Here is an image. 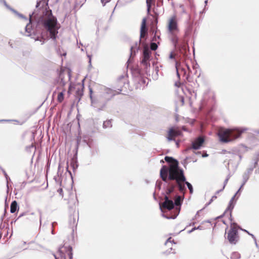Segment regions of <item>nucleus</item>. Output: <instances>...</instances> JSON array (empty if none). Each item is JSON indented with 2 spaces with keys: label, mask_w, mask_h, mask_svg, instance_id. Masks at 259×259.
I'll list each match as a JSON object with an SVG mask.
<instances>
[{
  "label": "nucleus",
  "mask_w": 259,
  "mask_h": 259,
  "mask_svg": "<svg viewBox=\"0 0 259 259\" xmlns=\"http://www.w3.org/2000/svg\"><path fill=\"white\" fill-rule=\"evenodd\" d=\"M164 159L169 164V167L163 165L160 170V177L164 182L163 187L165 190V194L164 197V201L159 203V206L162 212H163V208L170 210L175 206L174 214L168 215L162 214L163 217L167 219H175L180 213L184 197L177 194L172 197L170 194L175 191L176 187H178L180 192L184 194L186 190L185 184L191 194L193 193V189L192 185L186 181L183 170L179 166L178 161L167 156L165 157Z\"/></svg>",
  "instance_id": "1"
},
{
  "label": "nucleus",
  "mask_w": 259,
  "mask_h": 259,
  "mask_svg": "<svg viewBox=\"0 0 259 259\" xmlns=\"http://www.w3.org/2000/svg\"><path fill=\"white\" fill-rule=\"evenodd\" d=\"M48 4L45 0L37 2L36 10L29 14V23L25 26L27 36H30L33 29L32 23L33 18L38 25L42 24L46 30L50 33L51 38L55 39L58 33L57 21L56 18L52 15V11L47 10Z\"/></svg>",
  "instance_id": "2"
},
{
  "label": "nucleus",
  "mask_w": 259,
  "mask_h": 259,
  "mask_svg": "<svg viewBox=\"0 0 259 259\" xmlns=\"http://www.w3.org/2000/svg\"><path fill=\"white\" fill-rule=\"evenodd\" d=\"M247 128H220L218 132V136L221 142L228 143L232 140L238 138L244 132L246 131Z\"/></svg>",
  "instance_id": "3"
},
{
  "label": "nucleus",
  "mask_w": 259,
  "mask_h": 259,
  "mask_svg": "<svg viewBox=\"0 0 259 259\" xmlns=\"http://www.w3.org/2000/svg\"><path fill=\"white\" fill-rule=\"evenodd\" d=\"M146 19L143 18L140 30V38L139 42H136L134 46L131 47V55L130 58L128 59L127 63H129L131 61V58L135 55L136 51H138L140 49V45L141 41V38L144 37L147 33V28L146 24Z\"/></svg>",
  "instance_id": "4"
},
{
  "label": "nucleus",
  "mask_w": 259,
  "mask_h": 259,
  "mask_svg": "<svg viewBox=\"0 0 259 259\" xmlns=\"http://www.w3.org/2000/svg\"><path fill=\"white\" fill-rule=\"evenodd\" d=\"M240 228V227L236 223H231L230 229L228 232L227 238L229 242L232 244H235L238 238V230L237 229Z\"/></svg>",
  "instance_id": "5"
},
{
  "label": "nucleus",
  "mask_w": 259,
  "mask_h": 259,
  "mask_svg": "<svg viewBox=\"0 0 259 259\" xmlns=\"http://www.w3.org/2000/svg\"><path fill=\"white\" fill-rule=\"evenodd\" d=\"M172 41L175 47L179 53L184 56H187V52L189 51V48L187 43L186 42L185 40L179 42L178 38L177 37H174L172 39Z\"/></svg>",
  "instance_id": "6"
},
{
  "label": "nucleus",
  "mask_w": 259,
  "mask_h": 259,
  "mask_svg": "<svg viewBox=\"0 0 259 259\" xmlns=\"http://www.w3.org/2000/svg\"><path fill=\"white\" fill-rule=\"evenodd\" d=\"M72 250V247L70 245L65 246L64 245L60 247L58 251L59 256L54 255L55 259H66L65 252H68L69 259H72L73 255Z\"/></svg>",
  "instance_id": "7"
},
{
  "label": "nucleus",
  "mask_w": 259,
  "mask_h": 259,
  "mask_svg": "<svg viewBox=\"0 0 259 259\" xmlns=\"http://www.w3.org/2000/svg\"><path fill=\"white\" fill-rule=\"evenodd\" d=\"M151 52L148 46L145 45L144 47L143 58L141 62L145 66L146 69L150 67L149 61L151 57Z\"/></svg>",
  "instance_id": "8"
},
{
  "label": "nucleus",
  "mask_w": 259,
  "mask_h": 259,
  "mask_svg": "<svg viewBox=\"0 0 259 259\" xmlns=\"http://www.w3.org/2000/svg\"><path fill=\"white\" fill-rule=\"evenodd\" d=\"M204 142V138L202 136H199L192 143L191 148H189L188 149H193L194 150L199 149Z\"/></svg>",
  "instance_id": "9"
},
{
  "label": "nucleus",
  "mask_w": 259,
  "mask_h": 259,
  "mask_svg": "<svg viewBox=\"0 0 259 259\" xmlns=\"http://www.w3.org/2000/svg\"><path fill=\"white\" fill-rule=\"evenodd\" d=\"M180 134L181 132L180 131L176 130L174 127H171L168 132L166 138L168 141H174L175 140V138L180 135Z\"/></svg>",
  "instance_id": "10"
},
{
  "label": "nucleus",
  "mask_w": 259,
  "mask_h": 259,
  "mask_svg": "<svg viewBox=\"0 0 259 259\" xmlns=\"http://www.w3.org/2000/svg\"><path fill=\"white\" fill-rule=\"evenodd\" d=\"M168 29L169 32H172L178 29V24L175 16L172 17L169 21Z\"/></svg>",
  "instance_id": "11"
},
{
  "label": "nucleus",
  "mask_w": 259,
  "mask_h": 259,
  "mask_svg": "<svg viewBox=\"0 0 259 259\" xmlns=\"http://www.w3.org/2000/svg\"><path fill=\"white\" fill-rule=\"evenodd\" d=\"M115 94L112 90L109 88H104V92L102 95L105 97L106 101H107L115 96Z\"/></svg>",
  "instance_id": "12"
},
{
  "label": "nucleus",
  "mask_w": 259,
  "mask_h": 259,
  "mask_svg": "<svg viewBox=\"0 0 259 259\" xmlns=\"http://www.w3.org/2000/svg\"><path fill=\"white\" fill-rule=\"evenodd\" d=\"M127 81L126 76V75H120L118 79L117 82L118 83V85L120 87V89H118L117 90L119 91L117 94H119L120 92L122 91L121 88L124 85L125 82Z\"/></svg>",
  "instance_id": "13"
},
{
  "label": "nucleus",
  "mask_w": 259,
  "mask_h": 259,
  "mask_svg": "<svg viewBox=\"0 0 259 259\" xmlns=\"http://www.w3.org/2000/svg\"><path fill=\"white\" fill-rule=\"evenodd\" d=\"M235 195H234L233 197L231 198V199L230 200L229 205L228 206V207L227 208L226 210H225V212H227V211H229V214H230V220L231 221H232V211L235 206V202H234V200L235 199Z\"/></svg>",
  "instance_id": "14"
},
{
  "label": "nucleus",
  "mask_w": 259,
  "mask_h": 259,
  "mask_svg": "<svg viewBox=\"0 0 259 259\" xmlns=\"http://www.w3.org/2000/svg\"><path fill=\"white\" fill-rule=\"evenodd\" d=\"M253 170V167H250L248 168L246 172H245L243 175V183L241 186V188L246 184L248 180L249 179V176Z\"/></svg>",
  "instance_id": "15"
},
{
  "label": "nucleus",
  "mask_w": 259,
  "mask_h": 259,
  "mask_svg": "<svg viewBox=\"0 0 259 259\" xmlns=\"http://www.w3.org/2000/svg\"><path fill=\"white\" fill-rule=\"evenodd\" d=\"M2 2L4 3V4L5 5V6L8 9H10L11 11H12L13 12H14L15 14H16L17 15H18L20 18L24 19L25 20H27V18L26 17H25L23 15L19 13L16 10H15L13 9L10 8V6L7 5L6 2L5 0H3Z\"/></svg>",
  "instance_id": "16"
},
{
  "label": "nucleus",
  "mask_w": 259,
  "mask_h": 259,
  "mask_svg": "<svg viewBox=\"0 0 259 259\" xmlns=\"http://www.w3.org/2000/svg\"><path fill=\"white\" fill-rule=\"evenodd\" d=\"M18 208V204L16 201H13L11 204L10 206V211L11 213H15Z\"/></svg>",
  "instance_id": "17"
},
{
  "label": "nucleus",
  "mask_w": 259,
  "mask_h": 259,
  "mask_svg": "<svg viewBox=\"0 0 259 259\" xmlns=\"http://www.w3.org/2000/svg\"><path fill=\"white\" fill-rule=\"evenodd\" d=\"M69 226L74 231V228H75L77 226V222L76 219L74 217H71L69 221Z\"/></svg>",
  "instance_id": "18"
},
{
  "label": "nucleus",
  "mask_w": 259,
  "mask_h": 259,
  "mask_svg": "<svg viewBox=\"0 0 259 259\" xmlns=\"http://www.w3.org/2000/svg\"><path fill=\"white\" fill-rule=\"evenodd\" d=\"M0 169L2 170L3 173L4 174V176L6 178V179L7 180V186L8 188L9 187V186H8L9 181H11V179L9 178V177L8 176V175H7V172H6V171L5 170V169H3L1 166H0Z\"/></svg>",
  "instance_id": "19"
},
{
  "label": "nucleus",
  "mask_w": 259,
  "mask_h": 259,
  "mask_svg": "<svg viewBox=\"0 0 259 259\" xmlns=\"http://www.w3.org/2000/svg\"><path fill=\"white\" fill-rule=\"evenodd\" d=\"M103 126L104 128L111 127L112 126L111 120H106L104 122Z\"/></svg>",
  "instance_id": "20"
},
{
  "label": "nucleus",
  "mask_w": 259,
  "mask_h": 259,
  "mask_svg": "<svg viewBox=\"0 0 259 259\" xmlns=\"http://www.w3.org/2000/svg\"><path fill=\"white\" fill-rule=\"evenodd\" d=\"M231 259H239L240 258V254L237 252H233L230 256Z\"/></svg>",
  "instance_id": "21"
},
{
  "label": "nucleus",
  "mask_w": 259,
  "mask_h": 259,
  "mask_svg": "<svg viewBox=\"0 0 259 259\" xmlns=\"http://www.w3.org/2000/svg\"><path fill=\"white\" fill-rule=\"evenodd\" d=\"M70 165L72 167L73 170H75L78 167L76 161L74 160L73 159H72L71 161Z\"/></svg>",
  "instance_id": "22"
},
{
  "label": "nucleus",
  "mask_w": 259,
  "mask_h": 259,
  "mask_svg": "<svg viewBox=\"0 0 259 259\" xmlns=\"http://www.w3.org/2000/svg\"><path fill=\"white\" fill-rule=\"evenodd\" d=\"M58 101L59 102H62L64 99V94L63 92H60L58 95Z\"/></svg>",
  "instance_id": "23"
},
{
  "label": "nucleus",
  "mask_w": 259,
  "mask_h": 259,
  "mask_svg": "<svg viewBox=\"0 0 259 259\" xmlns=\"http://www.w3.org/2000/svg\"><path fill=\"white\" fill-rule=\"evenodd\" d=\"M158 48V46L156 42H152L150 44V49L152 51H155Z\"/></svg>",
  "instance_id": "24"
},
{
  "label": "nucleus",
  "mask_w": 259,
  "mask_h": 259,
  "mask_svg": "<svg viewBox=\"0 0 259 259\" xmlns=\"http://www.w3.org/2000/svg\"><path fill=\"white\" fill-rule=\"evenodd\" d=\"M152 0H146V4L147 7V12L149 13L151 7Z\"/></svg>",
  "instance_id": "25"
},
{
  "label": "nucleus",
  "mask_w": 259,
  "mask_h": 259,
  "mask_svg": "<svg viewBox=\"0 0 259 259\" xmlns=\"http://www.w3.org/2000/svg\"><path fill=\"white\" fill-rule=\"evenodd\" d=\"M91 153L92 156H95L98 153V150L96 148H91Z\"/></svg>",
  "instance_id": "26"
},
{
  "label": "nucleus",
  "mask_w": 259,
  "mask_h": 259,
  "mask_svg": "<svg viewBox=\"0 0 259 259\" xmlns=\"http://www.w3.org/2000/svg\"><path fill=\"white\" fill-rule=\"evenodd\" d=\"M162 182L161 181L157 180L156 182V188L159 190L161 189Z\"/></svg>",
  "instance_id": "27"
},
{
  "label": "nucleus",
  "mask_w": 259,
  "mask_h": 259,
  "mask_svg": "<svg viewBox=\"0 0 259 259\" xmlns=\"http://www.w3.org/2000/svg\"><path fill=\"white\" fill-rule=\"evenodd\" d=\"M217 198V197L215 195L211 197V198L210 199V200H209V201L205 204V207H206L207 206H208L209 204H210L211 203V202L213 201V200L216 199Z\"/></svg>",
  "instance_id": "28"
},
{
  "label": "nucleus",
  "mask_w": 259,
  "mask_h": 259,
  "mask_svg": "<svg viewBox=\"0 0 259 259\" xmlns=\"http://www.w3.org/2000/svg\"><path fill=\"white\" fill-rule=\"evenodd\" d=\"M179 65V62L178 61H176V69H177V75L178 76H180V75H179V72H178Z\"/></svg>",
  "instance_id": "29"
},
{
  "label": "nucleus",
  "mask_w": 259,
  "mask_h": 259,
  "mask_svg": "<svg viewBox=\"0 0 259 259\" xmlns=\"http://www.w3.org/2000/svg\"><path fill=\"white\" fill-rule=\"evenodd\" d=\"M168 242H170V243L173 242L174 243H175L174 240H172V241L171 240L170 237H169V238L167 239V240H166V241L165 243V245H167L168 243Z\"/></svg>",
  "instance_id": "30"
},
{
  "label": "nucleus",
  "mask_w": 259,
  "mask_h": 259,
  "mask_svg": "<svg viewBox=\"0 0 259 259\" xmlns=\"http://www.w3.org/2000/svg\"><path fill=\"white\" fill-rule=\"evenodd\" d=\"M229 180H228V178H226L225 181H224V186L223 187V189H224L226 186V185H227L228 182Z\"/></svg>",
  "instance_id": "31"
},
{
  "label": "nucleus",
  "mask_w": 259,
  "mask_h": 259,
  "mask_svg": "<svg viewBox=\"0 0 259 259\" xmlns=\"http://www.w3.org/2000/svg\"><path fill=\"white\" fill-rule=\"evenodd\" d=\"M110 0H101V3H102L103 6L105 5V4L109 2Z\"/></svg>",
  "instance_id": "32"
},
{
  "label": "nucleus",
  "mask_w": 259,
  "mask_h": 259,
  "mask_svg": "<svg viewBox=\"0 0 259 259\" xmlns=\"http://www.w3.org/2000/svg\"><path fill=\"white\" fill-rule=\"evenodd\" d=\"M39 213L40 225H41V212L40 211H39Z\"/></svg>",
  "instance_id": "33"
},
{
  "label": "nucleus",
  "mask_w": 259,
  "mask_h": 259,
  "mask_svg": "<svg viewBox=\"0 0 259 259\" xmlns=\"http://www.w3.org/2000/svg\"><path fill=\"white\" fill-rule=\"evenodd\" d=\"M249 235L253 238V240L254 241V242H256V238L254 236V235L252 234H249Z\"/></svg>",
  "instance_id": "34"
},
{
  "label": "nucleus",
  "mask_w": 259,
  "mask_h": 259,
  "mask_svg": "<svg viewBox=\"0 0 259 259\" xmlns=\"http://www.w3.org/2000/svg\"><path fill=\"white\" fill-rule=\"evenodd\" d=\"M90 98H91L92 101H93V98H92V95L93 91L91 89H90Z\"/></svg>",
  "instance_id": "35"
},
{
  "label": "nucleus",
  "mask_w": 259,
  "mask_h": 259,
  "mask_svg": "<svg viewBox=\"0 0 259 259\" xmlns=\"http://www.w3.org/2000/svg\"><path fill=\"white\" fill-rule=\"evenodd\" d=\"M207 3H208V0H205V1H204V3H205V7H204V9H203V11H204L205 10V9H206V6L207 5Z\"/></svg>",
  "instance_id": "36"
},
{
  "label": "nucleus",
  "mask_w": 259,
  "mask_h": 259,
  "mask_svg": "<svg viewBox=\"0 0 259 259\" xmlns=\"http://www.w3.org/2000/svg\"><path fill=\"white\" fill-rule=\"evenodd\" d=\"M240 230H241L242 231H243V232H246V233H247L249 235V234H250L248 231H247L246 230H245V229H242L241 228H239Z\"/></svg>",
  "instance_id": "37"
},
{
  "label": "nucleus",
  "mask_w": 259,
  "mask_h": 259,
  "mask_svg": "<svg viewBox=\"0 0 259 259\" xmlns=\"http://www.w3.org/2000/svg\"><path fill=\"white\" fill-rule=\"evenodd\" d=\"M169 57L170 59H173V58H174L175 56H174V55L172 53H171Z\"/></svg>",
  "instance_id": "38"
},
{
  "label": "nucleus",
  "mask_w": 259,
  "mask_h": 259,
  "mask_svg": "<svg viewBox=\"0 0 259 259\" xmlns=\"http://www.w3.org/2000/svg\"><path fill=\"white\" fill-rule=\"evenodd\" d=\"M88 58H89V64L90 65H91V56L90 55H88Z\"/></svg>",
  "instance_id": "39"
},
{
  "label": "nucleus",
  "mask_w": 259,
  "mask_h": 259,
  "mask_svg": "<svg viewBox=\"0 0 259 259\" xmlns=\"http://www.w3.org/2000/svg\"><path fill=\"white\" fill-rule=\"evenodd\" d=\"M208 156V155L206 153H203L202 155L203 157H207Z\"/></svg>",
  "instance_id": "40"
},
{
  "label": "nucleus",
  "mask_w": 259,
  "mask_h": 259,
  "mask_svg": "<svg viewBox=\"0 0 259 259\" xmlns=\"http://www.w3.org/2000/svg\"><path fill=\"white\" fill-rule=\"evenodd\" d=\"M57 224V222H53L52 224V228H53L54 227V226Z\"/></svg>",
  "instance_id": "41"
},
{
  "label": "nucleus",
  "mask_w": 259,
  "mask_h": 259,
  "mask_svg": "<svg viewBox=\"0 0 259 259\" xmlns=\"http://www.w3.org/2000/svg\"><path fill=\"white\" fill-rule=\"evenodd\" d=\"M257 162H258V160H256L255 162H254V166L253 167V168L254 167H256V165L257 164Z\"/></svg>",
  "instance_id": "42"
},
{
  "label": "nucleus",
  "mask_w": 259,
  "mask_h": 259,
  "mask_svg": "<svg viewBox=\"0 0 259 259\" xmlns=\"http://www.w3.org/2000/svg\"><path fill=\"white\" fill-rule=\"evenodd\" d=\"M223 190H224V189H223V188H222V189H221V190L217 191L216 192L215 194H219L220 192L222 191Z\"/></svg>",
  "instance_id": "43"
},
{
  "label": "nucleus",
  "mask_w": 259,
  "mask_h": 259,
  "mask_svg": "<svg viewBox=\"0 0 259 259\" xmlns=\"http://www.w3.org/2000/svg\"><path fill=\"white\" fill-rule=\"evenodd\" d=\"M225 213H226V212H224L222 215H220V216L218 217L217 218V219H220V218H222V217L224 215V214H225Z\"/></svg>",
  "instance_id": "44"
},
{
  "label": "nucleus",
  "mask_w": 259,
  "mask_h": 259,
  "mask_svg": "<svg viewBox=\"0 0 259 259\" xmlns=\"http://www.w3.org/2000/svg\"><path fill=\"white\" fill-rule=\"evenodd\" d=\"M225 213H226V212H224L222 215H220V216L218 217L217 218V219H220V218H222V217L224 215V214H225Z\"/></svg>",
  "instance_id": "45"
},
{
  "label": "nucleus",
  "mask_w": 259,
  "mask_h": 259,
  "mask_svg": "<svg viewBox=\"0 0 259 259\" xmlns=\"http://www.w3.org/2000/svg\"><path fill=\"white\" fill-rule=\"evenodd\" d=\"M11 121V120H6V119H2V120H0V122H3V121Z\"/></svg>",
  "instance_id": "46"
},
{
  "label": "nucleus",
  "mask_w": 259,
  "mask_h": 259,
  "mask_svg": "<svg viewBox=\"0 0 259 259\" xmlns=\"http://www.w3.org/2000/svg\"><path fill=\"white\" fill-rule=\"evenodd\" d=\"M242 188H241V187H240V188L239 189V190L237 191V192L235 193V194L234 195H235V196L237 195V194L239 192V191H240L241 189Z\"/></svg>",
  "instance_id": "47"
},
{
  "label": "nucleus",
  "mask_w": 259,
  "mask_h": 259,
  "mask_svg": "<svg viewBox=\"0 0 259 259\" xmlns=\"http://www.w3.org/2000/svg\"><path fill=\"white\" fill-rule=\"evenodd\" d=\"M81 92L82 91H80L79 90H78V91H76V93H77L78 94L80 93V94L82 95Z\"/></svg>",
  "instance_id": "48"
},
{
  "label": "nucleus",
  "mask_w": 259,
  "mask_h": 259,
  "mask_svg": "<svg viewBox=\"0 0 259 259\" xmlns=\"http://www.w3.org/2000/svg\"><path fill=\"white\" fill-rule=\"evenodd\" d=\"M205 208V207H203L202 209L198 210L197 212V213H200V212L203 209H204Z\"/></svg>",
  "instance_id": "49"
},
{
  "label": "nucleus",
  "mask_w": 259,
  "mask_h": 259,
  "mask_svg": "<svg viewBox=\"0 0 259 259\" xmlns=\"http://www.w3.org/2000/svg\"><path fill=\"white\" fill-rule=\"evenodd\" d=\"M255 174H259V169H256L255 170Z\"/></svg>",
  "instance_id": "50"
},
{
  "label": "nucleus",
  "mask_w": 259,
  "mask_h": 259,
  "mask_svg": "<svg viewBox=\"0 0 259 259\" xmlns=\"http://www.w3.org/2000/svg\"><path fill=\"white\" fill-rule=\"evenodd\" d=\"M68 166H67V167H66L67 171L69 173V174L71 176V175H71V171H70L68 170Z\"/></svg>",
  "instance_id": "51"
},
{
  "label": "nucleus",
  "mask_w": 259,
  "mask_h": 259,
  "mask_svg": "<svg viewBox=\"0 0 259 259\" xmlns=\"http://www.w3.org/2000/svg\"><path fill=\"white\" fill-rule=\"evenodd\" d=\"M195 230H196V227H194V228H193L191 231H189V232L191 233Z\"/></svg>",
  "instance_id": "52"
},
{
  "label": "nucleus",
  "mask_w": 259,
  "mask_h": 259,
  "mask_svg": "<svg viewBox=\"0 0 259 259\" xmlns=\"http://www.w3.org/2000/svg\"><path fill=\"white\" fill-rule=\"evenodd\" d=\"M254 243H255V244L256 247H258V244H257V242H256H256H254Z\"/></svg>",
  "instance_id": "53"
},
{
  "label": "nucleus",
  "mask_w": 259,
  "mask_h": 259,
  "mask_svg": "<svg viewBox=\"0 0 259 259\" xmlns=\"http://www.w3.org/2000/svg\"><path fill=\"white\" fill-rule=\"evenodd\" d=\"M58 192H59L60 193L62 192V189H59L58 190Z\"/></svg>",
  "instance_id": "54"
},
{
  "label": "nucleus",
  "mask_w": 259,
  "mask_h": 259,
  "mask_svg": "<svg viewBox=\"0 0 259 259\" xmlns=\"http://www.w3.org/2000/svg\"><path fill=\"white\" fill-rule=\"evenodd\" d=\"M230 177H231L230 175H229L227 176V178H228V180H229V179H230Z\"/></svg>",
  "instance_id": "55"
},
{
  "label": "nucleus",
  "mask_w": 259,
  "mask_h": 259,
  "mask_svg": "<svg viewBox=\"0 0 259 259\" xmlns=\"http://www.w3.org/2000/svg\"><path fill=\"white\" fill-rule=\"evenodd\" d=\"M181 101H182V103L183 104L184 103V98H182Z\"/></svg>",
  "instance_id": "56"
},
{
  "label": "nucleus",
  "mask_w": 259,
  "mask_h": 259,
  "mask_svg": "<svg viewBox=\"0 0 259 259\" xmlns=\"http://www.w3.org/2000/svg\"><path fill=\"white\" fill-rule=\"evenodd\" d=\"M60 165H59V166H58V173L59 172V171L60 170Z\"/></svg>",
  "instance_id": "57"
},
{
  "label": "nucleus",
  "mask_w": 259,
  "mask_h": 259,
  "mask_svg": "<svg viewBox=\"0 0 259 259\" xmlns=\"http://www.w3.org/2000/svg\"><path fill=\"white\" fill-rule=\"evenodd\" d=\"M52 234H54V231L53 229H52Z\"/></svg>",
  "instance_id": "58"
},
{
  "label": "nucleus",
  "mask_w": 259,
  "mask_h": 259,
  "mask_svg": "<svg viewBox=\"0 0 259 259\" xmlns=\"http://www.w3.org/2000/svg\"><path fill=\"white\" fill-rule=\"evenodd\" d=\"M199 215V213H197V212L196 213L195 217L196 218L197 216Z\"/></svg>",
  "instance_id": "59"
},
{
  "label": "nucleus",
  "mask_w": 259,
  "mask_h": 259,
  "mask_svg": "<svg viewBox=\"0 0 259 259\" xmlns=\"http://www.w3.org/2000/svg\"><path fill=\"white\" fill-rule=\"evenodd\" d=\"M160 162H161V163H164V161H163V160H160Z\"/></svg>",
  "instance_id": "60"
},
{
  "label": "nucleus",
  "mask_w": 259,
  "mask_h": 259,
  "mask_svg": "<svg viewBox=\"0 0 259 259\" xmlns=\"http://www.w3.org/2000/svg\"><path fill=\"white\" fill-rule=\"evenodd\" d=\"M176 145H177V147L179 146V143L177 142H176Z\"/></svg>",
  "instance_id": "61"
},
{
  "label": "nucleus",
  "mask_w": 259,
  "mask_h": 259,
  "mask_svg": "<svg viewBox=\"0 0 259 259\" xmlns=\"http://www.w3.org/2000/svg\"><path fill=\"white\" fill-rule=\"evenodd\" d=\"M257 134H259V130L255 132Z\"/></svg>",
  "instance_id": "62"
},
{
  "label": "nucleus",
  "mask_w": 259,
  "mask_h": 259,
  "mask_svg": "<svg viewBox=\"0 0 259 259\" xmlns=\"http://www.w3.org/2000/svg\"><path fill=\"white\" fill-rule=\"evenodd\" d=\"M199 229V227H198L196 228V229Z\"/></svg>",
  "instance_id": "63"
},
{
  "label": "nucleus",
  "mask_w": 259,
  "mask_h": 259,
  "mask_svg": "<svg viewBox=\"0 0 259 259\" xmlns=\"http://www.w3.org/2000/svg\"><path fill=\"white\" fill-rule=\"evenodd\" d=\"M30 147H33V145L32 144Z\"/></svg>",
  "instance_id": "64"
}]
</instances>
